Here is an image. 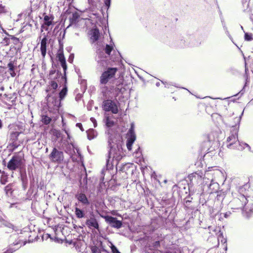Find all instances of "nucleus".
<instances>
[{
  "instance_id": "obj_22",
  "label": "nucleus",
  "mask_w": 253,
  "mask_h": 253,
  "mask_svg": "<svg viewBox=\"0 0 253 253\" xmlns=\"http://www.w3.org/2000/svg\"><path fill=\"white\" fill-rule=\"evenodd\" d=\"M6 33L3 31L2 36H0V43L3 45H8L10 42V37L8 36Z\"/></svg>"
},
{
  "instance_id": "obj_7",
  "label": "nucleus",
  "mask_w": 253,
  "mask_h": 253,
  "mask_svg": "<svg viewBox=\"0 0 253 253\" xmlns=\"http://www.w3.org/2000/svg\"><path fill=\"white\" fill-rule=\"evenodd\" d=\"M211 170L206 171L204 177H203V173L201 172L192 173L190 176L191 182L192 183H196L197 184L202 183V182L206 184L208 180H210V177L211 176Z\"/></svg>"
},
{
  "instance_id": "obj_32",
  "label": "nucleus",
  "mask_w": 253,
  "mask_h": 253,
  "mask_svg": "<svg viewBox=\"0 0 253 253\" xmlns=\"http://www.w3.org/2000/svg\"><path fill=\"white\" fill-rule=\"evenodd\" d=\"M10 37V41H11L14 44H17L19 42V39L12 35H8Z\"/></svg>"
},
{
  "instance_id": "obj_26",
  "label": "nucleus",
  "mask_w": 253,
  "mask_h": 253,
  "mask_svg": "<svg viewBox=\"0 0 253 253\" xmlns=\"http://www.w3.org/2000/svg\"><path fill=\"white\" fill-rule=\"evenodd\" d=\"M12 185L11 184H9L7 185L4 188V191L5 192L6 195L8 197H10L12 195Z\"/></svg>"
},
{
  "instance_id": "obj_13",
  "label": "nucleus",
  "mask_w": 253,
  "mask_h": 253,
  "mask_svg": "<svg viewBox=\"0 0 253 253\" xmlns=\"http://www.w3.org/2000/svg\"><path fill=\"white\" fill-rule=\"evenodd\" d=\"M126 147L129 151L132 148V145L136 139V135L134 130V125H131V127L129 129L127 134Z\"/></svg>"
},
{
  "instance_id": "obj_27",
  "label": "nucleus",
  "mask_w": 253,
  "mask_h": 253,
  "mask_svg": "<svg viewBox=\"0 0 253 253\" xmlns=\"http://www.w3.org/2000/svg\"><path fill=\"white\" fill-rule=\"evenodd\" d=\"M75 213L76 216L78 218H83L84 216V215H85L84 211L78 208H75Z\"/></svg>"
},
{
  "instance_id": "obj_20",
  "label": "nucleus",
  "mask_w": 253,
  "mask_h": 253,
  "mask_svg": "<svg viewBox=\"0 0 253 253\" xmlns=\"http://www.w3.org/2000/svg\"><path fill=\"white\" fill-rule=\"evenodd\" d=\"M75 197L79 201L84 205H88L89 204L88 200L84 194L82 193H78L76 195Z\"/></svg>"
},
{
  "instance_id": "obj_25",
  "label": "nucleus",
  "mask_w": 253,
  "mask_h": 253,
  "mask_svg": "<svg viewBox=\"0 0 253 253\" xmlns=\"http://www.w3.org/2000/svg\"><path fill=\"white\" fill-rule=\"evenodd\" d=\"M87 138L89 140H91L97 135V132L93 129H89L87 131Z\"/></svg>"
},
{
  "instance_id": "obj_9",
  "label": "nucleus",
  "mask_w": 253,
  "mask_h": 253,
  "mask_svg": "<svg viewBox=\"0 0 253 253\" xmlns=\"http://www.w3.org/2000/svg\"><path fill=\"white\" fill-rule=\"evenodd\" d=\"M43 23L41 26V31L43 30L48 31L52 29V27L55 24L54 21V17L52 14H46L45 13L43 14Z\"/></svg>"
},
{
  "instance_id": "obj_12",
  "label": "nucleus",
  "mask_w": 253,
  "mask_h": 253,
  "mask_svg": "<svg viewBox=\"0 0 253 253\" xmlns=\"http://www.w3.org/2000/svg\"><path fill=\"white\" fill-rule=\"evenodd\" d=\"M103 108L106 111H111L113 114L118 112L116 103L112 99H106L103 102Z\"/></svg>"
},
{
  "instance_id": "obj_5",
  "label": "nucleus",
  "mask_w": 253,
  "mask_h": 253,
  "mask_svg": "<svg viewBox=\"0 0 253 253\" xmlns=\"http://www.w3.org/2000/svg\"><path fill=\"white\" fill-rule=\"evenodd\" d=\"M100 87L105 99L116 98L120 92V89L119 87L113 85H102Z\"/></svg>"
},
{
  "instance_id": "obj_11",
  "label": "nucleus",
  "mask_w": 253,
  "mask_h": 253,
  "mask_svg": "<svg viewBox=\"0 0 253 253\" xmlns=\"http://www.w3.org/2000/svg\"><path fill=\"white\" fill-rule=\"evenodd\" d=\"M60 105V99L57 97H48L47 98V106L50 112L58 111Z\"/></svg>"
},
{
  "instance_id": "obj_41",
  "label": "nucleus",
  "mask_w": 253,
  "mask_h": 253,
  "mask_svg": "<svg viewBox=\"0 0 253 253\" xmlns=\"http://www.w3.org/2000/svg\"><path fill=\"white\" fill-rule=\"evenodd\" d=\"M73 58H74V56L73 55H70L69 58V59H68V61L70 62H72L73 60Z\"/></svg>"
},
{
  "instance_id": "obj_35",
  "label": "nucleus",
  "mask_w": 253,
  "mask_h": 253,
  "mask_svg": "<svg viewBox=\"0 0 253 253\" xmlns=\"http://www.w3.org/2000/svg\"><path fill=\"white\" fill-rule=\"evenodd\" d=\"M245 39L248 41H251L252 40V35L251 34L245 33Z\"/></svg>"
},
{
  "instance_id": "obj_15",
  "label": "nucleus",
  "mask_w": 253,
  "mask_h": 253,
  "mask_svg": "<svg viewBox=\"0 0 253 253\" xmlns=\"http://www.w3.org/2000/svg\"><path fill=\"white\" fill-rule=\"evenodd\" d=\"M101 216L103 218L105 221L109 224L111 227L119 229L122 226V222L120 220L117 219L116 217H114L109 215H101Z\"/></svg>"
},
{
  "instance_id": "obj_34",
  "label": "nucleus",
  "mask_w": 253,
  "mask_h": 253,
  "mask_svg": "<svg viewBox=\"0 0 253 253\" xmlns=\"http://www.w3.org/2000/svg\"><path fill=\"white\" fill-rule=\"evenodd\" d=\"M50 85L53 89H56L58 87L57 83L54 81H51L50 84Z\"/></svg>"
},
{
  "instance_id": "obj_4",
  "label": "nucleus",
  "mask_w": 253,
  "mask_h": 253,
  "mask_svg": "<svg viewBox=\"0 0 253 253\" xmlns=\"http://www.w3.org/2000/svg\"><path fill=\"white\" fill-rule=\"evenodd\" d=\"M220 180H225L223 172L218 169L212 171L210 180H208V181H211L209 185V190L210 193L218 192L219 189V185L216 181H219Z\"/></svg>"
},
{
  "instance_id": "obj_10",
  "label": "nucleus",
  "mask_w": 253,
  "mask_h": 253,
  "mask_svg": "<svg viewBox=\"0 0 253 253\" xmlns=\"http://www.w3.org/2000/svg\"><path fill=\"white\" fill-rule=\"evenodd\" d=\"M23 165V159L21 156L16 155L12 157L7 164V168L11 170L20 169Z\"/></svg>"
},
{
  "instance_id": "obj_23",
  "label": "nucleus",
  "mask_w": 253,
  "mask_h": 253,
  "mask_svg": "<svg viewBox=\"0 0 253 253\" xmlns=\"http://www.w3.org/2000/svg\"><path fill=\"white\" fill-rule=\"evenodd\" d=\"M61 77L62 79L64 80L65 82H66V79L65 77L62 76L61 74L59 73L58 71L56 72L55 70H52L50 71L49 73V78L51 79H54L56 78V79L57 78Z\"/></svg>"
},
{
  "instance_id": "obj_44",
  "label": "nucleus",
  "mask_w": 253,
  "mask_h": 253,
  "mask_svg": "<svg viewBox=\"0 0 253 253\" xmlns=\"http://www.w3.org/2000/svg\"><path fill=\"white\" fill-rule=\"evenodd\" d=\"M2 127V121L0 120V129H1Z\"/></svg>"
},
{
  "instance_id": "obj_39",
  "label": "nucleus",
  "mask_w": 253,
  "mask_h": 253,
  "mask_svg": "<svg viewBox=\"0 0 253 253\" xmlns=\"http://www.w3.org/2000/svg\"><path fill=\"white\" fill-rule=\"evenodd\" d=\"M4 7L0 4V14L4 12Z\"/></svg>"
},
{
  "instance_id": "obj_18",
  "label": "nucleus",
  "mask_w": 253,
  "mask_h": 253,
  "mask_svg": "<svg viewBox=\"0 0 253 253\" xmlns=\"http://www.w3.org/2000/svg\"><path fill=\"white\" fill-rule=\"evenodd\" d=\"M86 224L89 228H95L98 229L99 225L97 221L94 217H91L86 221Z\"/></svg>"
},
{
  "instance_id": "obj_49",
  "label": "nucleus",
  "mask_w": 253,
  "mask_h": 253,
  "mask_svg": "<svg viewBox=\"0 0 253 253\" xmlns=\"http://www.w3.org/2000/svg\"><path fill=\"white\" fill-rule=\"evenodd\" d=\"M159 85H160L159 83H158L156 84V85L157 86H159Z\"/></svg>"
},
{
  "instance_id": "obj_17",
  "label": "nucleus",
  "mask_w": 253,
  "mask_h": 253,
  "mask_svg": "<svg viewBox=\"0 0 253 253\" xmlns=\"http://www.w3.org/2000/svg\"><path fill=\"white\" fill-rule=\"evenodd\" d=\"M47 45V36L44 35V37L41 41L40 50L43 58H44L46 54V47Z\"/></svg>"
},
{
  "instance_id": "obj_21",
  "label": "nucleus",
  "mask_w": 253,
  "mask_h": 253,
  "mask_svg": "<svg viewBox=\"0 0 253 253\" xmlns=\"http://www.w3.org/2000/svg\"><path fill=\"white\" fill-rule=\"evenodd\" d=\"M90 40L92 42H95L97 41L99 39V30L96 29H92L90 31Z\"/></svg>"
},
{
  "instance_id": "obj_31",
  "label": "nucleus",
  "mask_w": 253,
  "mask_h": 253,
  "mask_svg": "<svg viewBox=\"0 0 253 253\" xmlns=\"http://www.w3.org/2000/svg\"><path fill=\"white\" fill-rule=\"evenodd\" d=\"M42 121L44 124L47 125L50 123V122L51 121V119L50 117H49L47 116H43L42 118Z\"/></svg>"
},
{
  "instance_id": "obj_33",
  "label": "nucleus",
  "mask_w": 253,
  "mask_h": 253,
  "mask_svg": "<svg viewBox=\"0 0 253 253\" xmlns=\"http://www.w3.org/2000/svg\"><path fill=\"white\" fill-rule=\"evenodd\" d=\"M112 49L113 47L112 46L107 44L105 48V51L106 54H107L108 55H110V52H111Z\"/></svg>"
},
{
  "instance_id": "obj_6",
  "label": "nucleus",
  "mask_w": 253,
  "mask_h": 253,
  "mask_svg": "<svg viewBox=\"0 0 253 253\" xmlns=\"http://www.w3.org/2000/svg\"><path fill=\"white\" fill-rule=\"evenodd\" d=\"M10 147L14 150L17 148L20 145L19 142L18 141V137L21 133L20 128L18 126L12 125L10 127Z\"/></svg>"
},
{
  "instance_id": "obj_24",
  "label": "nucleus",
  "mask_w": 253,
  "mask_h": 253,
  "mask_svg": "<svg viewBox=\"0 0 253 253\" xmlns=\"http://www.w3.org/2000/svg\"><path fill=\"white\" fill-rule=\"evenodd\" d=\"M7 67L8 68V72L9 73L11 77H15L16 75L15 73V70L17 69L16 66H14L12 62H10L8 64Z\"/></svg>"
},
{
  "instance_id": "obj_43",
  "label": "nucleus",
  "mask_w": 253,
  "mask_h": 253,
  "mask_svg": "<svg viewBox=\"0 0 253 253\" xmlns=\"http://www.w3.org/2000/svg\"><path fill=\"white\" fill-rule=\"evenodd\" d=\"M155 246H159V241H157L155 243Z\"/></svg>"
},
{
  "instance_id": "obj_48",
  "label": "nucleus",
  "mask_w": 253,
  "mask_h": 253,
  "mask_svg": "<svg viewBox=\"0 0 253 253\" xmlns=\"http://www.w3.org/2000/svg\"><path fill=\"white\" fill-rule=\"evenodd\" d=\"M77 126H79V127H80V126H81V124H77Z\"/></svg>"
},
{
  "instance_id": "obj_47",
  "label": "nucleus",
  "mask_w": 253,
  "mask_h": 253,
  "mask_svg": "<svg viewBox=\"0 0 253 253\" xmlns=\"http://www.w3.org/2000/svg\"><path fill=\"white\" fill-rule=\"evenodd\" d=\"M47 0H41V2H42L43 3H45Z\"/></svg>"
},
{
  "instance_id": "obj_36",
  "label": "nucleus",
  "mask_w": 253,
  "mask_h": 253,
  "mask_svg": "<svg viewBox=\"0 0 253 253\" xmlns=\"http://www.w3.org/2000/svg\"><path fill=\"white\" fill-rule=\"evenodd\" d=\"M1 224L2 225H3L4 226L8 227L9 228H11L13 226V225L11 223H8V222H7L6 221H1Z\"/></svg>"
},
{
  "instance_id": "obj_30",
  "label": "nucleus",
  "mask_w": 253,
  "mask_h": 253,
  "mask_svg": "<svg viewBox=\"0 0 253 253\" xmlns=\"http://www.w3.org/2000/svg\"><path fill=\"white\" fill-rule=\"evenodd\" d=\"M105 123H106V125L108 126V127H111L112 126H113L114 125V122L113 121L111 120L109 117H107L106 118V121H105Z\"/></svg>"
},
{
  "instance_id": "obj_2",
  "label": "nucleus",
  "mask_w": 253,
  "mask_h": 253,
  "mask_svg": "<svg viewBox=\"0 0 253 253\" xmlns=\"http://www.w3.org/2000/svg\"><path fill=\"white\" fill-rule=\"evenodd\" d=\"M232 195L233 199L230 205L233 209H242L248 202L244 187L239 188L238 193H232Z\"/></svg>"
},
{
  "instance_id": "obj_19",
  "label": "nucleus",
  "mask_w": 253,
  "mask_h": 253,
  "mask_svg": "<svg viewBox=\"0 0 253 253\" xmlns=\"http://www.w3.org/2000/svg\"><path fill=\"white\" fill-rule=\"evenodd\" d=\"M57 58L60 61L61 65L63 69L64 74H65L67 67L63 53L62 52L58 53L57 55Z\"/></svg>"
},
{
  "instance_id": "obj_1",
  "label": "nucleus",
  "mask_w": 253,
  "mask_h": 253,
  "mask_svg": "<svg viewBox=\"0 0 253 253\" xmlns=\"http://www.w3.org/2000/svg\"><path fill=\"white\" fill-rule=\"evenodd\" d=\"M108 145L110 147L109 158H117L120 155L119 146L121 145V138L119 134L115 133L112 130L108 131Z\"/></svg>"
},
{
  "instance_id": "obj_40",
  "label": "nucleus",
  "mask_w": 253,
  "mask_h": 253,
  "mask_svg": "<svg viewBox=\"0 0 253 253\" xmlns=\"http://www.w3.org/2000/svg\"><path fill=\"white\" fill-rule=\"evenodd\" d=\"M105 3L107 6L109 7L110 4V0H105Z\"/></svg>"
},
{
  "instance_id": "obj_37",
  "label": "nucleus",
  "mask_w": 253,
  "mask_h": 253,
  "mask_svg": "<svg viewBox=\"0 0 253 253\" xmlns=\"http://www.w3.org/2000/svg\"><path fill=\"white\" fill-rule=\"evenodd\" d=\"M111 250L113 253H121L119 252L117 248L114 245H112Z\"/></svg>"
},
{
  "instance_id": "obj_42",
  "label": "nucleus",
  "mask_w": 253,
  "mask_h": 253,
  "mask_svg": "<svg viewBox=\"0 0 253 253\" xmlns=\"http://www.w3.org/2000/svg\"><path fill=\"white\" fill-rule=\"evenodd\" d=\"M6 181H3L2 179H1V180H0V183L2 184H5L6 183Z\"/></svg>"
},
{
  "instance_id": "obj_8",
  "label": "nucleus",
  "mask_w": 253,
  "mask_h": 253,
  "mask_svg": "<svg viewBox=\"0 0 253 253\" xmlns=\"http://www.w3.org/2000/svg\"><path fill=\"white\" fill-rule=\"evenodd\" d=\"M117 71L116 68H109L103 72L100 77V86L105 85L110 80L114 78Z\"/></svg>"
},
{
  "instance_id": "obj_14",
  "label": "nucleus",
  "mask_w": 253,
  "mask_h": 253,
  "mask_svg": "<svg viewBox=\"0 0 253 253\" xmlns=\"http://www.w3.org/2000/svg\"><path fill=\"white\" fill-rule=\"evenodd\" d=\"M209 229L210 233L211 235H215L217 236L218 243L220 242L222 244H225L226 242V239L224 238L222 233L221 232L219 227L209 226Z\"/></svg>"
},
{
  "instance_id": "obj_16",
  "label": "nucleus",
  "mask_w": 253,
  "mask_h": 253,
  "mask_svg": "<svg viewBox=\"0 0 253 253\" xmlns=\"http://www.w3.org/2000/svg\"><path fill=\"white\" fill-rule=\"evenodd\" d=\"M63 158L64 156L63 152L58 150L55 148L53 149L52 152L49 155V159L53 162L60 163L63 161Z\"/></svg>"
},
{
  "instance_id": "obj_29",
  "label": "nucleus",
  "mask_w": 253,
  "mask_h": 253,
  "mask_svg": "<svg viewBox=\"0 0 253 253\" xmlns=\"http://www.w3.org/2000/svg\"><path fill=\"white\" fill-rule=\"evenodd\" d=\"M67 88L66 87H64L61 91L59 93V97L60 99H62L67 93Z\"/></svg>"
},
{
  "instance_id": "obj_38",
  "label": "nucleus",
  "mask_w": 253,
  "mask_h": 253,
  "mask_svg": "<svg viewBox=\"0 0 253 253\" xmlns=\"http://www.w3.org/2000/svg\"><path fill=\"white\" fill-rule=\"evenodd\" d=\"M90 121L92 122L93 124V126L94 127H96L97 126V122L96 120L94 118H91Z\"/></svg>"
},
{
  "instance_id": "obj_45",
  "label": "nucleus",
  "mask_w": 253,
  "mask_h": 253,
  "mask_svg": "<svg viewBox=\"0 0 253 253\" xmlns=\"http://www.w3.org/2000/svg\"><path fill=\"white\" fill-rule=\"evenodd\" d=\"M230 214V213H228L227 212H226V213H225L224 214V216L225 217H227L228 216H229V214Z\"/></svg>"
},
{
  "instance_id": "obj_46",
  "label": "nucleus",
  "mask_w": 253,
  "mask_h": 253,
  "mask_svg": "<svg viewBox=\"0 0 253 253\" xmlns=\"http://www.w3.org/2000/svg\"><path fill=\"white\" fill-rule=\"evenodd\" d=\"M165 253H175L169 251L166 252Z\"/></svg>"
},
{
  "instance_id": "obj_28",
  "label": "nucleus",
  "mask_w": 253,
  "mask_h": 253,
  "mask_svg": "<svg viewBox=\"0 0 253 253\" xmlns=\"http://www.w3.org/2000/svg\"><path fill=\"white\" fill-rule=\"evenodd\" d=\"M19 244L18 242L15 243L14 246H17ZM13 245H10L8 249H7L4 253H12L13 252L19 249L21 246L17 248H13Z\"/></svg>"
},
{
  "instance_id": "obj_3",
  "label": "nucleus",
  "mask_w": 253,
  "mask_h": 253,
  "mask_svg": "<svg viewBox=\"0 0 253 253\" xmlns=\"http://www.w3.org/2000/svg\"><path fill=\"white\" fill-rule=\"evenodd\" d=\"M238 130L233 127L231 131L230 135L227 138V142L228 143L227 147L230 149H237L242 150L244 149L245 146L251 149L250 146L247 143L240 142L238 139Z\"/></svg>"
}]
</instances>
